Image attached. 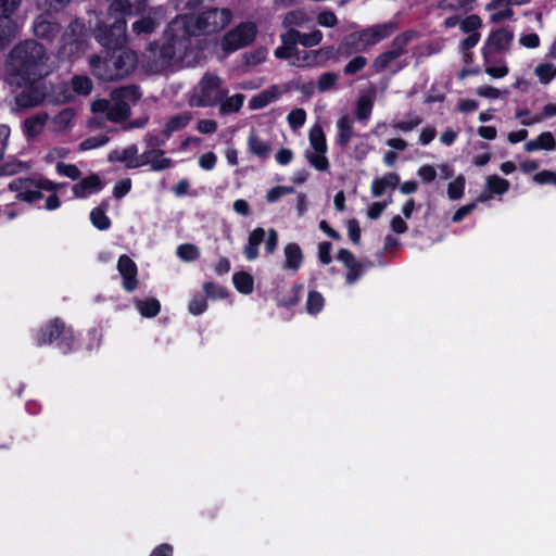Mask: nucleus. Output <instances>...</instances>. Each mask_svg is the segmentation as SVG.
Masks as SVG:
<instances>
[{
    "mask_svg": "<svg viewBox=\"0 0 556 556\" xmlns=\"http://www.w3.org/2000/svg\"><path fill=\"white\" fill-rule=\"evenodd\" d=\"M48 60L43 45L35 39H26L11 49L5 61V70L16 83L39 81L49 74Z\"/></svg>",
    "mask_w": 556,
    "mask_h": 556,
    "instance_id": "nucleus-1",
    "label": "nucleus"
},
{
    "mask_svg": "<svg viewBox=\"0 0 556 556\" xmlns=\"http://www.w3.org/2000/svg\"><path fill=\"white\" fill-rule=\"evenodd\" d=\"M186 8L197 10L182 16L185 34L188 36H212L219 34L233 20V12L230 8L219 7L210 1L188 0Z\"/></svg>",
    "mask_w": 556,
    "mask_h": 556,
    "instance_id": "nucleus-2",
    "label": "nucleus"
},
{
    "mask_svg": "<svg viewBox=\"0 0 556 556\" xmlns=\"http://www.w3.org/2000/svg\"><path fill=\"white\" fill-rule=\"evenodd\" d=\"M138 62L137 53L126 47L104 49L101 54H93L89 59L92 75L105 83L128 77L137 68Z\"/></svg>",
    "mask_w": 556,
    "mask_h": 556,
    "instance_id": "nucleus-3",
    "label": "nucleus"
},
{
    "mask_svg": "<svg viewBox=\"0 0 556 556\" xmlns=\"http://www.w3.org/2000/svg\"><path fill=\"white\" fill-rule=\"evenodd\" d=\"M38 348L54 345L62 354L66 355L76 350L78 336L71 325L61 317H53L43 323L33 334Z\"/></svg>",
    "mask_w": 556,
    "mask_h": 556,
    "instance_id": "nucleus-4",
    "label": "nucleus"
},
{
    "mask_svg": "<svg viewBox=\"0 0 556 556\" xmlns=\"http://www.w3.org/2000/svg\"><path fill=\"white\" fill-rule=\"evenodd\" d=\"M87 47L88 34L85 25L78 20L72 21L61 37L58 58L75 61L85 53Z\"/></svg>",
    "mask_w": 556,
    "mask_h": 556,
    "instance_id": "nucleus-5",
    "label": "nucleus"
},
{
    "mask_svg": "<svg viewBox=\"0 0 556 556\" xmlns=\"http://www.w3.org/2000/svg\"><path fill=\"white\" fill-rule=\"evenodd\" d=\"M256 36L257 26L254 22H241L224 34L220 46L225 52L231 53L250 46Z\"/></svg>",
    "mask_w": 556,
    "mask_h": 556,
    "instance_id": "nucleus-6",
    "label": "nucleus"
},
{
    "mask_svg": "<svg viewBox=\"0 0 556 556\" xmlns=\"http://www.w3.org/2000/svg\"><path fill=\"white\" fill-rule=\"evenodd\" d=\"M222 79L216 74L206 73L199 83L197 105L200 108L215 106L227 94L220 91Z\"/></svg>",
    "mask_w": 556,
    "mask_h": 556,
    "instance_id": "nucleus-7",
    "label": "nucleus"
},
{
    "mask_svg": "<svg viewBox=\"0 0 556 556\" xmlns=\"http://www.w3.org/2000/svg\"><path fill=\"white\" fill-rule=\"evenodd\" d=\"M127 23L124 18H117L112 24H99L96 30V39L104 49H117L125 47Z\"/></svg>",
    "mask_w": 556,
    "mask_h": 556,
    "instance_id": "nucleus-8",
    "label": "nucleus"
},
{
    "mask_svg": "<svg viewBox=\"0 0 556 556\" xmlns=\"http://www.w3.org/2000/svg\"><path fill=\"white\" fill-rule=\"evenodd\" d=\"M513 40V30L504 27L493 29L481 49L484 63H489L490 56L494 53L509 51Z\"/></svg>",
    "mask_w": 556,
    "mask_h": 556,
    "instance_id": "nucleus-9",
    "label": "nucleus"
},
{
    "mask_svg": "<svg viewBox=\"0 0 556 556\" xmlns=\"http://www.w3.org/2000/svg\"><path fill=\"white\" fill-rule=\"evenodd\" d=\"M24 88L16 94L15 104L20 109H31L42 103H47V85L46 83H17Z\"/></svg>",
    "mask_w": 556,
    "mask_h": 556,
    "instance_id": "nucleus-10",
    "label": "nucleus"
},
{
    "mask_svg": "<svg viewBox=\"0 0 556 556\" xmlns=\"http://www.w3.org/2000/svg\"><path fill=\"white\" fill-rule=\"evenodd\" d=\"M397 28L399 24L396 22L390 21L363 28L357 30V33L362 39L363 45H365V49L367 50L368 48L389 38L397 30Z\"/></svg>",
    "mask_w": 556,
    "mask_h": 556,
    "instance_id": "nucleus-11",
    "label": "nucleus"
},
{
    "mask_svg": "<svg viewBox=\"0 0 556 556\" xmlns=\"http://www.w3.org/2000/svg\"><path fill=\"white\" fill-rule=\"evenodd\" d=\"M117 270L122 277L123 289L131 293L139 287L138 266L127 254H122L117 261Z\"/></svg>",
    "mask_w": 556,
    "mask_h": 556,
    "instance_id": "nucleus-12",
    "label": "nucleus"
},
{
    "mask_svg": "<svg viewBox=\"0 0 556 556\" xmlns=\"http://www.w3.org/2000/svg\"><path fill=\"white\" fill-rule=\"evenodd\" d=\"M34 35L47 42H52L61 33V25L50 14L38 15L33 23Z\"/></svg>",
    "mask_w": 556,
    "mask_h": 556,
    "instance_id": "nucleus-13",
    "label": "nucleus"
},
{
    "mask_svg": "<svg viewBox=\"0 0 556 556\" xmlns=\"http://www.w3.org/2000/svg\"><path fill=\"white\" fill-rule=\"evenodd\" d=\"M337 260L348 269L345 274V282L348 285L355 283L364 274L365 267L358 262L355 255L348 249H340L337 253Z\"/></svg>",
    "mask_w": 556,
    "mask_h": 556,
    "instance_id": "nucleus-14",
    "label": "nucleus"
},
{
    "mask_svg": "<svg viewBox=\"0 0 556 556\" xmlns=\"http://www.w3.org/2000/svg\"><path fill=\"white\" fill-rule=\"evenodd\" d=\"M104 187V184L100 179L98 174H90L89 176L80 179L79 182L75 184L72 188L73 194L77 199H86L91 193L100 192Z\"/></svg>",
    "mask_w": 556,
    "mask_h": 556,
    "instance_id": "nucleus-15",
    "label": "nucleus"
},
{
    "mask_svg": "<svg viewBox=\"0 0 556 556\" xmlns=\"http://www.w3.org/2000/svg\"><path fill=\"white\" fill-rule=\"evenodd\" d=\"M248 150L252 155L261 160H267L271 153V146L268 141L262 139L257 131L252 128L248 136Z\"/></svg>",
    "mask_w": 556,
    "mask_h": 556,
    "instance_id": "nucleus-16",
    "label": "nucleus"
},
{
    "mask_svg": "<svg viewBox=\"0 0 556 556\" xmlns=\"http://www.w3.org/2000/svg\"><path fill=\"white\" fill-rule=\"evenodd\" d=\"M142 97L138 85H126L111 91L112 101L125 102L128 105L137 103Z\"/></svg>",
    "mask_w": 556,
    "mask_h": 556,
    "instance_id": "nucleus-17",
    "label": "nucleus"
},
{
    "mask_svg": "<svg viewBox=\"0 0 556 556\" xmlns=\"http://www.w3.org/2000/svg\"><path fill=\"white\" fill-rule=\"evenodd\" d=\"M338 46L341 56L345 59L353 54L366 51L365 45H363L357 31L345 35Z\"/></svg>",
    "mask_w": 556,
    "mask_h": 556,
    "instance_id": "nucleus-18",
    "label": "nucleus"
},
{
    "mask_svg": "<svg viewBox=\"0 0 556 556\" xmlns=\"http://www.w3.org/2000/svg\"><path fill=\"white\" fill-rule=\"evenodd\" d=\"M266 231L262 227L253 229L248 238V243L243 248V254L248 261H254L260 255V245L265 240Z\"/></svg>",
    "mask_w": 556,
    "mask_h": 556,
    "instance_id": "nucleus-19",
    "label": "nucleus"
},
{
    "mask_svg": "<svg viewBox=\"0 0 556 556\" xmlns=\"http://www.w3.org/2000/svg\"><path fill=\"white\" fill-rule=\"evenodd\" d=\"M192 119L191 112H182L172 116L164 125L162 135L169 139L175 132L185 129Z\"/></svg>",
    "mask_w": 556,
    "mask_h": 556,
    "instance_id": "nucleus-20",
    "label": "nucleus"
},
{
    "mask_svg": "<svg viewBox=\"0 0 556 556\" xmlns=\"http://www.w3.org/2000/svg\"><path fill=\"white\" fill-rule=\"evenodd\" d=\"M338 134L336 144L340 148H346L354 136L353 119L349 115H343L337 121Z\"/></svg>",
    "mask_w": 556,
    "mask_h": 556,
    "instance_id": "nucleus-21",
    "label": "nucleus"
},
{
    "mask_svg": "<svg viewBox=\"0 0 556 556\" xmlns=\"http://www.w3.org/2000/svg\"><path fill=\"white\" fill-rule=\"evenodd\" d=\"M523 148L529 153L539 150L553 151L556 149V139L551 131H543L535 139L527 141Z\"/></svg>",
    "mask_w": 556,
    "mask_h": 556,
    "instance_id": "nucleus-22",
    "label": "nucleus"
},
{
    "mask_svg": "<svg viewBox=\"0 0 556 556\" xmlns=\"http://www.w3.org/2000/svg\"><path fill=\"white\" fill-rule=\"evenodd\" d=\"M400 184V176L396 173H387L371 181V194L375 198L383 195L387 188L395 189Z\"/></svg>",
    "mask_w": 556,
    "mask_h": 556,
    "instance_id": "nucleus-23",
    "label": "nucleus"
},
{
    "mask_svg": "<svg viewBox=\"0 0 556 556\" xmlns=\"http://www.w3.org/2000/svg\"><path fill=\"white\" fill-rule=\"evenodd\" d=\"M48 121V114L37 113L30 117H27L23 122V131L27 139H34L39 136Z\"/></svg>",
    "mask_w": 556,
    "mask_h": 556,
    "instance_id": "nucleus-24",
    "label": "nucleus"
},
{
    "mask_svg": "<svg viewBox=\"0 0 556 556\" xmlns=\"http://www.w3.org/2000/svg\"><path fill=\"white\" fill-rule=\"evenodd\" d=\"M17 23L11 15L0 16V51L4 50L17 34Z\"/></svg>",
    "mask_w": 556,
    "mask_h": 556,
    "instance_id": "nucleus-25",
    "label": "nucleus"
},
{
    "mask_svg": "<svg viewBox=\"0 0 556 556\" xmlns=\"http://www.w3.org/2000/svg\"><path fill=\"white\" fill-rule=\"evenodd\" d=\"M73 96L65 83L47 86V104H64L72 100Z\"/></svg>",
    "mask_w": 556,
    "mask_h": 556,
    "instance_id": "nucleus-26",
    "label": "nucleus"
},
{
    "mask_svg": "<svg viewBox=\"0 0 556 556\" xmlns=\"http://www.w3.org/2000/svg\"><path fill=\"white\" fill-rule=\"evenodd\" d=\"M280 96L278 87L276 85L270 86L268 89L261 91L253 96L249 101V108L251 110H261L267 106L269 103L276 101Z\"/></svg>",
    "mask_w": 556,
    "mask_h": 556,
    "instance_id": "nucleus-27",
    "label": "nucleus"
},
{
    "mask_svg": "<svg viewBox=\"0 0 556 556\" xmlns=\"http://www.w3.org/2000/svg\"><path fill=\"white\" fill-rule=\"evenodd\" d=\"M283 253L286 257L285 267L287 269L298 271L304 260V255L300 245L295 242H290L286 244Z\"/></svg>",
    "mask_w": 556,
    "mask_h": 556,
    "instance_id": "nucleus-28",
    "label": "nucleus"
},
{
    "mask_svg": "<svg viewBox=\"0 0 556 556\" xmlns=\"http://www.w3.org/2000/svg\"><path fill=\"white\" fill-rule=\"evenodd\" d=\"M134 304L140 315L144 318H153L161 312V302L156 298L134 299Z\"/></svg>",
    "mask_w": 556,
    "mask_h": 556,
    "instance_id": "nucleus-29",
    "label": "nucleus"
},
{
    "mask_svg": "<svg viewBox=\"0 0 556 556\" xmlns=\"http://www.w3.org/2000/svg\"><path fill=\"white\" fill-rule=\"evenodd\" d=\"M418 36L414 29H407L395 36L391 42L389 51L393 52L397 58L406 53V48L409 42Z\"/></svg>",
    "mask_w": 556,
    "mask_h": 556,
    "instance_id": "nucleus-30",
    "label": "nucleus"
},
{
    "mask_svg": "<svg viewBox=\"0 0 556 556\" xmlns=\"http://www.w3.org/2000/svg\"><path fill=\"white\" fill-rule=\"evenodd\" d=\"M303 288L304 286L302 283L293 282L289 292L277 295V305L285 308H291L298 305Z\"/></svg>",
    "mask_w": 556,
    "mask_h": 556,
    "instance_id": "nucleus-31",
    "label": "nucleus"
},
{
    "mask_svg": "<svg viewBox=\"0 0 556 556\" xmlns=\"http://www.w3.org/2000/svg\"><path fill=\"white\" fill-rule=\"evenodd\" d=\"M131 114L130 105L125 102L113 101L112 106L108 110V119L113 123H122L129 118Z\"/></svg>",
    "mask_w": 556,
    "mask_h": 556,
    "instance_id": "nucleus-32",
    "label": "nucleus"
},
{
    "mask_svg": "<svg viewBox=\"0 0 556 556\" xmlns=\"http://www.w3.org/2000/svg\"><path fill=\"white\" fill-rule=\"evenodd\" d=\"M232 282L236 290L242 294H250L254 289V279L247 271H237L232 275Z\"/></svg>",
    "mask_w": 556,
    "mask_h": 556,
    "instance_id": "nucleus-33",
    "label": "nucleus"
},
{
    "mask_svg": "<svg viewBox=\"0 0 556 556\" xmlns=\"http://www.w3.org/2000/svg\"><path fill=\"white\" fill-rule=\"evenodd\" d=\"M244 99L245 97L242 93H236L225 100L222 99V101H219V113L222 115H227L239 112L243 106Z\"/></svg>",
    "mask_w": 556,
    "mask_h": 556,
    "instance_id": "nucleus-34",
    "label": "nucleus"
},
{
    "mask_svg": "<svg viewBox=\"0 0 556 556\" xmlns=\"http://www.w3.org/2000/svg\"><path fill=\"white\" fill-rule=\"evenodd\" d=\"M510 187V182L498 175H490L486 177L485 188L491 194L503 195Z\"/></svg>",
    "mask_w": 556,
    "mask_h": 556,
    "instance_id": "nucleus-35",
    "label": "nucleus"
},
{
    "mask_svg": "<svg viewBox=\"0 0 556 556\" xmlns=\"http://www.w3.org/2000/svg\"><path fill=\"white\" fill-rule=\"evenodd\" d=\"M324 295L317 290H309L305 303L306 313L315 316L324 309Z\"/></svg>",
    "mask_w": 556,
    "mask_h": 556,
    "instance_id": "nucleus-36",
    "label": "nucleus"
},
{
    "mask_svg": "<svg viewBox=\"0 0 556 556\" xmlns=\"http://www.w3.org/2000/svg\"><path fill=\"white\" fill-rule=\"evenodd\" d=\"M147 0H115L113 5L124 14H138L146 9Z\"/></svg>",
    "mask_w": 556,
    "mask_h": 556,
    "instance_id": "nucleus-37",
    "label": "nucleus"
},
{
    "mask_svg": "<svg viewBox=\"0 0 556 556\" xmlns=\"http://www.w3.org/2000/svg\"><path fill=\"white\" fill-rule=\"evenodd\" d=\"M167 140L168 139H165L162 134L156 135L154 132H148L143 138L147 149L153 152L155 156H163L165 154V151L162 149V147L166 143Z\"/></svg>",
    "mask_w": 556,
    "mask_h": 556,
    "instance_id": "nucleus-38",
    "label": "nucleus"
},
{
    "mask_svg": "<svg viewBox=\"0 0 556 556\" xmlns=\"http://www.w3.org/2000/svg\"><path fill=\"white\" fill-rule=\"evenodd\" d=\"M30 165L20 160H10L0 165V177L13 176L23 172H27Z\"/></svg>",
    "mask_w": 556,
    "mask_h": 556,
    "instance_id": "nucleus-39",
    "label": "nucleus"
},
{
    "mask_svg": "<svg viewBox=\"0 0 556 556\" xmlns=\"http://www.w3.org/2000/svg\"><path fill=\"white\" fill-rule=\"evenodd\" d=\"M309 143L315 152L325 154L327 152V141L324 130L320 126H315L309 131Z\"/></svg>",
    "mask_w": 556,
    "mask_h": 556,
    "instance_id": "nucleus-40",
    "label": "nucleus"
},
{
    "mask_svg": "<svg viewBox=\"0 0 556 556\" xmlns=\"http://www.w3.org/2000/svg\"><path fill=\"white\" fill-rule=\"evenodd\" d=\"M503 4L506 5L504 10H501V11H497V12H494L491 14L490 20L492 23H500L503 20L510 18L514 15L513 9L508 7L509 1H505V0H493L491 3H489L486 5V9L488 10L496 9Z\"/></svg>",
    "mask_w": 556,
    "mask_h": 556,
    "instance_id": "nucleus-41",
    "label": "nucleus"
},
{
    "mask_svg": "<svg viewBox=\"0 0 556 556\" xmlns=\"http://www.w3.org/2000/svg\"><path fill=\"white\" fill-rule=\"evenodd\" d=\"M90 220L97 229L102 231L108 230L112 225L110 217L105 214V208L101 206H97L90 212Z\"/></svg>",
    "mask_w": 556,
    "mask_h": 556,
    "instance_id": "nucleus-42",
    "label": "nucleus"
},
{
    "mask_svg": "<svg viewBox=\"0 0 556 556\" xmlns=\"http://www.w3.org/2000/svg\"><path fill=\"white\" fill-rule=\"evenodd\" d=\"M92 90V81L89 77L75 75L72 78V91L79 96H88Z\"/></svg>",
    "mask_w": 556,
    "mask_h": 556,
    "instance_id": "nucleus-43",
    "label": "nucleus"
},
{
    "mask_svg": "<svg viewBox=\"0 0 556 556\" xmlns=\"http://www.w3.org/2000/svg\"><path fill=\"white\" fill-rule=\"evenodd\" d=\"M374 108L372 100L367 96H361L356 102L355 115L358 121H367Z\"/></svg>",
    "mask_w": 556,
    "mask_h": 556,
    "instance_id": "nucleus-44",
    "label": "nucleus"
},
{
    "mask_svg": "<svg viewBox=\"0 0 556 556\" xmlns=\"http://www.w3.org/2000/svg\"><path fill=\"white\" fill-rule=\"evenodd\" d=\"M176 254L184 262H193L200 257V250L192 243H182L178 245Z\"/></svg>",
    "mask_w": 556,
    "mask_h": 556,
    "instance_id": "nucleus-45",
    "label": "nucleus"
},
{
    "mask_svg": "<svg viewBox=\"0 0 556 556\" xmlns=\"http://www.w3.org/2000/svg\"><path fill=\"white\" fill-rule=\"evenodd\" d=\"M466 179L463 175H458L447 186V197L452 201H456L463 198L465 192Z\"/></svg>",
    "mask_w": 556,
    "mask_h": 556,
    "instance_id": "nucleus-46",
    "label": "nucleus"
},
{
    "mask_svg": "<svg viewBox=\"0 0 556 556\" xmlns=\"http://www.w3.org/2000/svg\"><path fill=\"white\" fill-rule=\"evenodd\" d=\"M397 59L399 58L393 52L387 50L375 58L371 66L376 73H381L386 71L390 66V64Z\"/></svg>",
    "mask_w": 556,
    "mask_h": 556,
    "instance_id": "nucleus-47",
    "label": "nucleus"
},
{
    "mask_svg": "<svg viewBox=\"0 0 556 556\" xmlns=\"http://www.w3.org/2000/svg\"><path fill=\"white\" fill-rule=\"evenodd\" d=\"M203 292L206 299L212 300L226 299L228 296L227 289L213 281L203 283Z\"/></svg>",
    "mask_w": 556,
    "mask_h": 556,
    "instance_id": "nucleus-48",
    "label": "nucleus"
},
{
    "mask_svg": "<svg viewBox=\"0 0 556 556\" xmlns=\"http://www.w3.org/2000/svg\"><path fill=\"white\" fill-rule=\"evenodd\" d=\"M534 73L539 77L541 84L547 85L556 76V68L552 63H542L535 67Z\"/></svg>",
    "mask_w": 556,
    "mask_h": 556,
    "instance_id": "nucleus-49",
    "label": "nucleus"
},
{
    "mask_svg": "<svg viewBox=\"0 0 556 556\" xmlns=\"http://www.w3.org/2000/svg\"><path fill=\"white\" fill-rule=\"evenodd\" d=\"M207 309V299L204 294L195 293L192 295L188 304V311L190 314L198 316L203 314Z\"/></svg>",
    "mask_w": 556,
    "mask_h": 556,
    "instance_id": "nucleus-50",
    "label": "nucleus"
},
{
    "mask_svg": "<svg viewBox=\"0 0 556 556\" xmlns=\"http://www.w3.org/2000/svg\"><path fill=\"white\" fill-rule=\"evenodd\" d=\"M138 154V148L136 144L128 146L121 152V163H124L126 168L134 169L140 167V164L136 160Z\"/></svg>",
    "mask_w": 556,
    "mask_h": 556,
    "instance_id": "nucleus-51",
    "label": "nucleus"
},
{
    "mask_svg": "<svg viewBox=\"0 0 556 556\" xmlns=\"http://www.w3.org/2000/svg\"><path fill=\"white\" fill-rule=\"evenodd\" d=\"M156 26L155 21L151 16H142L132 23V31L136 35L151 34Z\"/></svg>",
    "mask_w": 556,
    "mask_h": 556,
    "instance_id": "nucleus-52",
    "label": "nucleus"
},
{
    "mask_svg": "<svg viewBox=\"0 0 556 556\" xmlns=\"http://www.w3.org/2000/svg\"><path fill=\"white\" fill-rule=\"evenodd\" d=\"M556 115V103H547L544 105L540 115H534L528 119H521L520 123L523 126H531L533 124L540 123L542 118H551Z\"/></svg>",
    "mask_w": 556,
    "mask_h": 556,
    "instance_id": "nucleus-53",
    "label": "nucleus"
},
{
    "mask_svg": "<svg viewBox=\"0 0 556 556\" xmlns=\"http://www.w3.org/2000/svg\"><path fill=\"white\" fill-rule=\"evenodd\" d=\"M482 26V20L477 14H470L466 16L459 24V28L463 33L472 34L478 33L477 30Z\"/></svg>",
    "mask_w": 556,
    "mask_h": 556,
    "instance_id": "nucleus-54",
    "label": "nucleus"
},
{
    "mask_svg": "<svg viewBox=\"0 0 556 556\" xmlns=\"http://www.w3.org/2000/svg\"><path fill=\"white\" fill-rule=\"evenodd\" d=\"M294 192V188L291 186H276L270 188L265 199L268 203H276L278 202L283 195L291 194Z\"/></svg>",
    "mask_w": 556,
    "mask_h": 556,
    "instance_id": "nucleus-55",
    "label": "nucleus"
},
{
    "mask_svg": "<svg viewBox=\"0 0 556 556\" xmlns=\"http://www.w3.org/2000/svg\"><path fill=\"white\" fill-rule=\"evenodd\" d=\"M367 58L363 55H356L344 66L343 73L346 76L355 75L359 73L367 65Z\"/></svg>",
    "mask_w": 556,
    "mask_h": 556,
    "instance_id": "nucleus-56",
    "label": "nucleus"
},
{
    "mask_svg": "<svg viewBox=\"0 0 556 556\" xmlns=\"http://www.w3.org/2000/svg\"><path fill=\"white\" fill-rule=\"evenodd\" d=\"M55 169L59 175L65 176L72 180H77L81 176L80 169L75 164L58 162Z\"/></svg>",
    "mask_w": 556,
    "mask_h": 556,
    "instance_id": "nucleus-57",
    "label": "nucleus"
},
{
    "mask_svg": "<svg viewBox=\"0 0 556 556\" xmlns=\"http://www.w3.org/2000/svg\"><path fill=\"white\" fill-rule=\"evenodd\" d=\"M339 75L333 72L323 73L317 80V88L320 92L328 91L334 87Z\"/></svg>",
    "mask_w": 556,
    "mask_h": 556,
    "instance_id": "nucleus-58",
    "label": "nucleus"
},
{
    "mask_svg": "<svg viewBox=\"0 0 556 556\" xmlns=\"http://www.w3.org/2000/svg\"><path fill=\"white\" fill-rule=\"evenodd\" d=\"M306 159L319 172H325L329 168V161L325 154L307 151Z\"/></svg>",
    "mask_w": 556,
    "mask_h": 556,
    "instance_id": "nucleus-59",
    "label": "nucleus"
},
{
    "mask_svg": "<svg viewBox=\"0 0 556 556\" xmlns=\"http://www.w3.org/2000/svg\"><path fill=\"white\" fill-rule=\"evenodd\" d=\"M287 121L292 129H299L305 124L306 112L304 109H293L287 116Z\"/></svg>",
    "mask_w": 556,
    "mask_h": 556,
    "instance_id": "nucleus-60",
    "label": "nucleus"
},
{
    "mask_svg": "<svg viewBox=\"0 0 556 556\" xmlns=\"http://www.w3.org/2000/svg\"><path fill=\"white\" fill-rule=\"evenodd\" d=\"M34 178H16L13 179L9 185L8 189L12 192H16V194H21L26 191L28 188H34Z\"/></svg>",
    "mask_w": 556,
    "mask_h": 556,
    "instance_id": "nucleus-61",
    "label": "nucleus"
},
{
    "mask_svg": "<svg viewBox=\"0 0 556 556\" xmlns=\"http://www.w3.org/2000/svg\"><path fill=\"white\" fill-rule=\"evenodd\" d=\"M323 40V33L318 29H315L311 33L304 34L301 33L300 43L306 48L315 47L319 45Z\"/></svg>",
    "mask_w": 556,
    "mask_h": 556,
    "instance_id": "nucleus-62",
    "label": "nucleus"
},
{
    "mask_svg": "<svg viewBox=\"0 0 556 556\" xmlns=\"http://www.w3.org/2000/svg\"><path fill=\"white\" fill-rule=\"evenodd\" d=\"M317 58L320 56L323 60L328 61L332 60L334 62H338L341 56V53L339 52V46L334 48L333 46H326L321 47L320 49L316 50Z\"/></svg>",
    "mask_w": 556,
    "mask_h": 556,
    "instance_id": "nucleus-63",
    "label": "nucleus"
},
{
    "mask_svg": "<svg viewBox=\"0 0 556 556\" xmlns=\"http://www.w3.org/2000/svg\"><path fill=\"white\" fill-rule=\"evenodd\" d=\"M533 181L538 185H553L556 187V173L543 169L533 176Z\"/></svg>",
    "mask_w": 556,
    "mask_h": 556,
    "instance_id": "nucleus-64",
    "label": "nucleus"
}]
</instances>
